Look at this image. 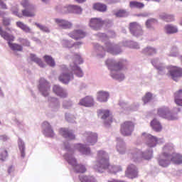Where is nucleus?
<instances>
[{
    "label": "nucleus",
    "mask_w": 182,
    "mask_h": 182,
    "mask_svg": "<svg viewBox=\"0 0 182 182\" xmlns=\"http://www.w3.org/2000/svg\"><path fill=\"white\" fill-rule=\"evenodd\" d=\"M79 105L85 107H92L95 105V101L92 97L87 96L80 101Z\"/></svg>",
    "instance_id": "nucleus-15"
},
{
    "label": "nucleus",
    "mask_w": 182,
    "mask_h": 182,
    "mask_svg": "<svg viewBox=\"0 0 182 182\" xmlns=\"http://www.w3.org/2000/svg\"><path fill=\"white\" fill-rule=\"evenodd\" d=\"M21 5L23 8H33L34 6L31 5V3H29L28 0H23L21 2Z\"/></svg>",
    "instance_id": "nucleus-44"
},
{
    "label": "nucleus",
    "mask_w": 182,
    "mask_h": 182,
    "mask_svg": "<svg viewBox=\"0 0 182 182\" xmlns=\"http://www.w3.org/2000/svg\"><path fill=\"white\" fill-rule=\"evenodd\" d=\"M159 23V21L156 18H150L146 21V27L148 29H154V26Z\"/></svg>",
    "instance_id": "nucleus-26"
},
{
    "label": "nucleus",
    "mask_w": 182,
    "mask_h": 182,
    "mask_svg": "<svg viewBox=\"0 0 182 182\" xmlns=\"http://www.w3.org/2000/svg\"><path fill=\"white\" fill-rule=\"evenodd\" d=\"M11 24V21L9 20V18H3V25H4V26H9V25Z\"/></svg>",
    "instance_id": "nucleus-49"
},
{
    "label": "nucleus",
    "mask_w": 182,
    "mask_h": 182,
    "mask_svg": "<svg viewBox=\"0 0 182 182\" xmlns=\"http://www.w3.org/2000/svg\"><path fill=\"white\" fill-rule=\"evenodd\" d=\"M127 173H129V177L130 178H134V177H137V169H136V167L134 165H131V166L128 167Z\"/></svg>",
    "instance_id": "nucleus-28"
},
{
    "label": "nucleus",
    "mask_w": 182,
    "mask_h": 182,
    "mask_svg": "<svg viewBox=\"0 0 182 182\" xmlns=\"http://www.w3.org/2000/svg\"><path fill=\"white\" fill-rule=\"evenodd\" d=\"M59 133L63 137H65V139H68V140H75V134H73L72 131H69V129L66 128H60Z\"/></svg>",
    "instance_id": "nucleus-12"
},
{
    "label": "nucleus",
    "mask_w": 182,
    "mask_h": 182,
    "mask_svg": "<svg viewBox=\"0 0 182 182\" xmlns=\"http://www.w3.org/2000/svg\"><path fill=\"white\" fill-rule=\"evenodd\" d=\"M14 171V167L10 166L8 169V173L9 174H11V173H12Z\"/></svg>",
    "instance_id": "nucleus-55"
},
{
    "label": "nucleus",
    "mask_w": 182,
    "mask_h": 182,
    "mask_svg": "<svg viewBox=\"0 0 182 182\" xmlns=\"http://www.w3.org/2000/svg\"><path fill=\"white\" fill-rule=\"evenodd\" d=\"M36 26H37V28H40V31H42L43 32H47L49 33V28H48V27L42 25V24H39L38 23H35Z\"/></svg>",
    "instance_id": "nucleus-43"
},
{
    "label": "nucleus",
    "mask_w": 182,
    "mask_h": 182,
    "mask_svg": "<svg viewBox=\"0 0 182 182\" xmlns=\"http://www.w3.org/2000/svg\"><path fill=\"white\" fill-rule=\"evenodd\" d=\"M179 1H182V0H179Z\"/></svg>",
    "instance_id": "nucleus-62"
},
{
    "label": "nucleus",
    "mask_w": 182,
    "mask_h": 182,
    "mask_svg": "<svg viewBox=\"0 0 182 182\" xmlns=\"http://www.w3.org/2000/svg\"><path fill=\"white\" fill-rule=\"evenodd\" d=\"M0 36L4 38L5 41H8V45L11 50H16L17 52H22L23 47L19 44L12 43L15 41V37L6 31L2 30V27L0 26Z\"/></svg>",
    "instance_id": "nucleus-2"
},
{
    "label": "nucleus",
    "mask_w": 182,
    "mask_h": 182,
    "mask_svg": "<svg viewBox=\"0 0 182 182\" xmlns=\"http://www.w3.org/2000/svg\"><path fill=\"white\" fill-rule=\"evenodd\" d=\"M53 91L54 93H55V95H57V96H59L60 97H66V96H68V93H66V92H65V90H63V89L58 85H54L53 87Z\"/></svg>",
    "instance_id": "nucleus-18"
},
{
    "label": "nucleus",
    "mask_w": 182,
    "mask_h": 182,
    "mask_svg": "<svg viewBox=\"0 0 182 182\" xmlns=\"http://www.w3.org/2000/svg\"><path fill=\"white\" fill-rule=\"evenodd\" d=\"M158 112H159V114L161 113L162 114H164V113L166 112V109H164L163 108H160Z\"/></svg>",
    "instance_id": "nucleus-54"
},
{
    "label": "nucleus",
    "mask_w": 182,
    "mask_h": 182,
    "mask_svg": "<svg viewBox=\"0 0 182 182\" xmlns=\"http://www.w3.org/2000/svg\"><path fill=\"white\" fill-rule=\"evenodd\" d=\"M72 107V102H65L63 103V107L64 109H69V107Z\"/></svg>",
    "instance_id": "nucleus-50"
},
{
    "label": "nucleus",
    "mask_w": 182,
    "mask_h": 182,
    "mask_svg": "<svg viewBox=\"0 0 182 182\" xmlns=\"http://www.w3.org/2000/svg\"><path fill=\"white\" fill-rule=\"evenodd\" d=\"M104 22L101 18H94L90 21V26L95 29V31H98L103 26Z\"/></svg>",
    "instance_id": "nucleus-13"
},
{
    "label": "nucleus",
    "mask_w": 182,
    "mask_h": 182,
    "mask_svg": "<svg viewBox=\"0 0 182 182\" xmlns=\"http://www.w3.org/2000/svg\"><path fill=\"white\" fill-rule=\"evenodd\" d=\"M55 22L61 29H70L73 26L72 23L66 20L56 18Z\"/></svg>",
    "instance_id": "nucleus-14"
},
{
    "label": "nucleus",
    "mask_w": 182,
    "mask_h": 182,
    "mask_svg": "<svg viewBox=\"0 0 182 182\" xmlns=\"http://www.w3.org/2000/svg\"><path fill=\"white\" fill-rule=\"evenodd\" d=\"M111 76L113 79H117V80H123V79H124V75L123 74L119 75L112 73Z\"/></svg>",
    "instance_id": "nucleus-45"
},
{
    "label": "nucleus",
    "mask_w": 182,
    "mask_h": 182,
    "mask_svg": "<svg viewBox=\"0 0 182 182\" xmlns=\"http://www.w3.org/2000/svg\"><path fill=\"white\" fill-rule=\"evenodd\" d=\"M80 181L81 182H96V179L93 176H80Z\"/></svg>",
    "instance_id": "nucleus-35"
},
{
    "label": "nucleus",
    "mask_w": 182,
    "mask_h": 182,
    "mask_svg": "<svg viewBox=\"0 0 182 182\" xmlns=\"http://www.w3.org/2000/svg\"><path fill=\"white\" fill-rule=\"evenodd\" d=\"M108 182H119V181L113 179L112 181H109Z\"/></svg>",
    "instance_id": "nucleus-59"
},
{
    "label": "nucleus",
    "mask_w": 182,
    "mask_h": 182,
    "mask_svg": "<svg viewBox=\"0 0 182 182\" xmlns=\"http://www.w3.org/2000/svg\"><path fill=\"white\" fill-rule=\"evenodd\" d=\"M127 11L124 9H119L115 13L117 18H124V16H127Z\"/></svg>",
    "instance_id": "nucleus-37"
},
{
    "label": "nucleus",
    "mask_w": 182,
    "mask_h": 182,
    "mask_svg": "<svg viewBox=\"0 0 182 182\" xmlns=\"http://www.w3.org/2000/svg\"><path fill=\"white\" fill-rule=\"evenodd\" d=\"M175 103L178 106H182V90H179L174 94Z\"/></svg>",
    "instance_id": "nucleus-24"
},
{
    "label": "nucleus",
    "mask_w": 182,
    "mask_h": 182,
    "mask_svg": "<svg viewBox=\"0 0 182 182\" xmlns=\"http://www.w3.org/2000/svg\"><path fill=\"white\" fill-rule=\"evenodd\" d=\"M169 75L173 80L177 82L178 77H182V68L179 67H172L169 70Z\"/></svg>",
    "instance_id": "nucleus-10"
},
{
    "label": "nucleus",
    "mask_w": 182,
    "mask_h": 182,
    "mask_svg": "<svg viewBox=\"0 0 182 182\" xmlns=\"http://www.w3.org/2000/svg\"><path fill=\"white\" fill-rule=\"evenodd\" d=\"M129 31L134 36H140V35H143L141 26L136 22L131 23L129 24Z\"/></svg>",
    "instance_id": "nucleus-9"
},
{
    "label": "nucleus",
    "mask_w": 182,
    "mask_h": 182,
    "mask_svg": "<svg viewBox=\"0 0 182 182\" xmlns=\"http://www.w3.org/2000/svg\"><path fill=\"white\" fill-rule=\"evenodd\" d=\"M104 50H107V52H109V53H112V55H117L116 52H114V47L110 42L107 41L105 43V46L103 48Z\"/></svg>",
    "instance_id": "nucleus-29"
},
{
    "label": "nucleus",
    "mask_w": 182,
    "mask_h": 182,
    "mask_svg": "<svg viewBox=\"0 0 182 182\" xmlns=\"http://www.w3.org/2000/svg\"><path fill=\"white\" fill-rule=\"evenodd\" d=\"M75 149L78 150V151H80V153H82V154H89V153H90V149L85 147V146L82 144H76Z\"/></svg>",
    "instance_id": "nucleus-23"
},
{
    "label": "nucleus",
    "mask_w": 182,
    "mask_h": 182,
    "mask_svg": "<svg viewBox=\"0 0 182 182\" xmlns=\"http://www.w3.org/2000/svg\"><path fill=\"white\" fill-rule=\"evenodd\" d=\"M72 79H73V74H69L68 73H66V71H64L58 77V80L65 85H68Z\"/></svg>",
    "instance_id": "nucleus-11"
},
{
    "label": "nucleus",
    "mask_w": 182,
    "mask_h": 182,
    "mask_svg": "<svg viewBox=\"0 0 182 182\" xmlns=\"http://www.w3.org/2000/svg\"><path fill=\"white\" fill-rule=\"evenodd\" d=\"M43 59L47 65H48L51 68H55L56 65L55 63V60L50 55H45L43 57Z\"/></svg>",
    "instance_id": "nucleus-32"
},
{
    "label": "nucleus",
    "mask_w": 182,
    "mask_h": 182,
    "mask_svg": "<svg viewBox=\"0 0 182 182\" xmlns=\"http://www.w3.org/2000/svg\"><path fill=\"white\" fill-rule=\"evenodd\" d=\"M0 6H1L2 9H6V4L2 1V0H0Z\"/></svg>",
    "instance_id": "nucleus-53"
},
{
    "label": "nucleus",
    "mask_w": 182,
    "mask_h": 182,
    "mask_svg": "<svg viewBox=\"0 0 182 182\" xmlns=\"http://www.w3.org/2000/svg\"><path fill=\"white\" fill-rule=\"evenodd\" d=\"M38 89L40 92L42 93L43 96L46 97V96H49V90H50V85L48 81L41 79L40 80V84L38 86Z\"/></svg>",
    "instance_id": "nucleus-7"
},
{
    "label": "nucleus",
    "mask_w": 182,
    "mask_h": 182,
    "mask_svg": "<svg viewBox=\"0 0 182 182\" xmlns=\"http://www.w3.org/2000/svg\"><path fill=\"white\" fill-rule=\"evenodd\" d=\"M94 11H97L98 12H106L107 11V6L102 3H95L92 6Z\"/></svg>",
    "instance_id": "nucleus-20"
},
{
    "label": "nucleus",
    "mask_w": 182,
    "mask_h": 182,
    "mask_svg": "<svg viewBox=\"0 0 182 182\" xmlns=\"http://www.w3.org/2000/svg\"><path fill=\"white\" fill-rule=\"evenodd\" d=\"M173 151L174 148L173 147V145H165L164 147L163 148V157H170V155L171 154V153H173Z\"/></svg>",
    "instance_id": "nucleus-19"
},
{
    "label": "nucleus",
    "mask_w": 182,
    "mask_h": 182,
    "mask_svg": "<svg viewBox=\"0 0 182 182\" xmlns=\"http://www.w3.org/2000/svg\"><path fill=\"white\" fill-rule=\"evenodd\" d=\"M171 161H173L174 164H182V154H173Z\"/></svg>",
    "instance_id": "nucleus-27"
},
{
    "label": "nucleus",
    "mask_w": 182,
    "mask_h": 182,
    "mask_svg": "<svg viewBox=\"0 0 182 182\" xmlns=\"http://www.w3.org/2000/svg\"><path fill=\"white\" fill-rule=\"evenodd\" d=\"M142 157H144V159H147V157L144 156V155H142Z\"/></svg>",
    "instance_id": "nucleus-61"
},
{
    "label": "nucleus",
    "mask_w": 182,
    "mask_h": 182,
    "mask_svg": "<svg viewBox=\"0 0 182 182\" xmlns=\"http://www.w3.org/2000/svg\"><path fill=\"white\" fill-rule=\"evenodd\" d=\"M98 114H110L109 109H99L97 112Z\"/></svg>",
    "instance_id": "nucleus-48"
},
{
    "label": "nucleus",
    "mask_w": 182,
    "mask_h": 182,
    "mask_svg": "<svg viewBox=\"0 0 182 182\" xmlns=\"http://www.w3.org/2000/svg\"><path fill=\"white\" fill-rule=\"evenodd\" d=\"M165 29L167 33H176L178 31L177 28L171 25L166 26Z\"/></svg>",
    "instance_id": "nucleus-38"
},
{
    "label": "nucleus",
    "mask_w": 182,
    "mask_h": 182,
    "mask_svg": "<svg viewBox=\"0 0 182 182\" xmlns=\"http://www.w3.org/2000/svg\"><path fill=\"white\" fill-rule=\"evenodd\" d=\"M151 127L154 130L155 132H161L163 130V127L161 126V124H160V122L157 120L156 119H154L151 123Z\"/></svg>",
    "instance_id": "nucleus-21"
},
{
    "label": "nucleus",
    "mask_w": 182,
    "mask_h": 182,
    "mask_svg": "<svg viewBox=\"0 0 182 182\" xmlns=\"http://www.w3.org/2000/svg\"><path fill=\"white\" fill-rule=\"evenodd\" d=\"M89 146H93L97 141V134L90 133L87 138Z\"/></svg>",
    "instance_id": "nucleus-25"
},
{
    "label": "nucleus",
    "mask_w": 182,
    "mask_h": 182,
    "mask_svg": "<svg viewBox=\"0 0 182 182\" xmlns=\"http://www.w3.org/2000/svg\"><path fill=\"white\" fill-rule=\"evenodd\" d=\"M82 63H83V60L82 59V57H80V55L75 54L73 57V63L70 66L77 77H83V71L80 67L77 66V65H82Z\"/></svg>",
    "instance_id": "nucleus-3"
},
{
    "label": "nucleus",
    "mask_w": 182,
    "mask_h": 182,
    "mask_svg": "<svg viewBox=\"0 0 182 182\" xmlns=\"http://www.w3.org/2000/svg\"><path fill=\"white\" fill-rule=\"evenodd\" d=\"M43 2H47L48 0H41Z\"/></svg>",
    "instance_id": "nucleus-60"
},
{
    "label": "nucleus",
    "mask_w": 182,
    "mask_h": 182,
    "mask_svg": "<svg viewBox=\"0 0 182 182\" xmlns=\"http://www.w3.org/2000/svg\"><path fill=\"white\" fill-rule=\"evenodd\" d=\"M43 127L45 129V133L48 137H53L55 133L53 129L50 127V124L48 122H44L43 123Z\"/></svg>",
    "instance_id": "nucleus-17"
},
{
    "label": "nucleus",
    "mask_w": 182,
    "mask_h": 182,
    "mask_svg": "<svg viewBox=\"0 0 182 182\" xmlns=\"http://www.w3.org/2000/svg\"><path fill=\"white\" fill-rule=\"evenodd\" d=\"M73 9H75L77 11V14H81L82 12V8H80L78 6H73Z\"/></svg>",
    "instance_id": "nucleus-51"
},
{
    "label": "nucleus",
    "mask_w": 182,
    "mask_h": 182,
    "mask_svg": "<svg viewBox=\"0 0 182 182\" xmlns=\"http://www.w3.org/2000/svg\"><path fill=\"white\" fill-rule=\"evenodd\" d=\"M16 25H17L18 28H20V29H22V31L26 32V33H31V28H29L28 26H26L22 21H17Z\"/></svg>",
    "instance_id": "nucleus-31"
},
{
    "label": "nucleus",
    "mask_w": 182,
    "mask_h": 182,
    "mask_svg": "<svg viewBox=\"0 0 182 182\" xmlns=\"http://www.w3.org/2000/svg\"><path fill=\"white\" fill-rule=\"evenodd\" d=\"M151 97H153V95H151V93L150 92L146 93L145 96L142 98L144 105H146V103H149V102L151 100Z\"/></svg>",
    "instance_id": "nucleus-42"
},
{
    "label": "nucleus",
    "mask_w": 182,
    "mask_h": 182,
    "mask_svg": "<svg viewBox=\"0 0 182 182\" xmlns=\"http://www.w3.org/2000/svg\"><path fill=\"white\" fill-rule=\"evenodd\" d=\"M157 141H159V140L156 136H150L148 146H149V147H154L157 144Z\"/></svg>",
    "instance_id": "nucleus-36"
},
{
    "label": "nucleus",
    "mask_w": 182,
    "mask_h": 182,
    "mask_svg": "<svg viewBox=\"0 0 182 182\" xmlns=\"http://www.w3.org/2000/svg\"><path fill=\"white\" fill-rule=\"evenodd\" d=\"M133 130H134V124L130 121H127L121 125V133L123 136H130Z\"/></svg>",
    "instance_id": "nucleus-4"
},
{
    "label": "nucleus",
    "mask_w": 182,
    "mask_h": 182,
    "mask_svg": "<svg viewBox=\"0 0 182 182\" xmlns=\"http://www.w3.org/2000/svg\"><path fill=\"white\" fill-rule=\"evenodd\" d=\"M106 117H109V115H103L102 117V119H106Z\"/></svg>",
    "instance_id": "nucleus-58"
},
{
    "label": "nucleus",
    "mask_w": 182,
    "mask_h": 182,
    "mask_svg": "<svg viewBox=\"0 0 182 182\" xmlns=\"http://www.w3.org/2000/svg\"><path fill=\"white\" fill-rule=\"evenodd\" d=\"M67 161L74 167L75 173H86V167L83 165L77 164L76 159L70 156L67 159Z\"/></svg>",
    "instance_id": "nucleus-6"
},
{
    "label": "nucleus",
    "mask_w": 182,
    "mask_h": 182,
    "mask_svg": "<svg viewBox=\"0 0 182 182\" xmlns=\"http://www.w3.org/2000/svg\"><path fill=\"white\" fill-rule=\"evenodd\" d=\"M31 60L33 62H35L36 63H37V65H38L40 68H45V63H43V62L41 58H38V57H36L35 54H31Z\"/></svg>",
    "instance_id": "nucleus-30"
},
{
    "label": "nucleus",
    "mask_w": 182,
    "mask_h": 182,
    "mask_svg": "<svg viewBox=\"0 0 182 182\" xmlns=\"http://www.w3.org/2000/svg\"><path fill=\"white\" fill-rule=\"evenodd\" d=\"M18 147L21 151V157H25V144L22 141L18 142Z\"/></svg>",
    "instance_id": "nucleus-41"
},
{
    "label": "nucleus",
    "mask_w": 182,
    "mask_h": 182,
    "mask_svg": "<svg viewBox=\"0 0 182 182\" xmlns=\"http://www.w3.org/2000/svg\"><path fill=\"white\" fill-rule=\"evenodd\" d=\"M78 4H83V2H86V0H75Z\"/></svg>",
    "instance_id": "nucleus-57"
},
{
    "label": "nucleus",
    "mask_w": 182,
    "mask_h": 182,
    "mask_svg": "<svg viewBox=\"0 0 182 182\" xmlns=\"http://www.w3.org/2000/svg\"><path fill=\"white\" fill-rule=\"evenodd\" d=\"M14 15L18 18H33L36 15L35 13V7H30V9H24L21 11V13L18 11H14Z\"/></svg>",
    "instance_id": "nucleus-5"
},
{
    "label": "nucleus",
    "mask_w": 182,
    "mask_h": 182,
    "mask_svg": "<svg viewBox=\"0 0 182 182\" xmlns=\"http://www.w3.org/2000/svg\"><path fill=\"white\" fill-rule=\"evenodd\" d=\"M8 136H6V135H1L0 136V141H7V140H8Z\"/></svg>",
    "instance_id": "nucleus-52"
},
{
    "label": "nucleus",
    "mask_w": 182,
    "mask_h": 182,
    "mask_svg": "<svg viewBox=\"0 0 182 182\" xmlns=\"http://www.w3.org/2000/svg\"><path fill=\"white\" fill-rule=\"evenodd\" d=\"M161 18L166 22H173V21H174V17L171 15H167V14L161 15Z\"/></svg>",
    "instance_id": "nucleus-39"
},
{
    "label": "nucleus",
    "mask_w": 182,
    "mask_h": 182,
    "mask_svg": "<svg viewBox=\"0 0 182 182\" xmlns=\"http://www.w3.org/2000/svg\"><path fill=\"white\" fill-rule=\"evenodd\" d=\"M168 120H174L172 114L168 115Z\"/></svg>",
    "instance_id": "nucleus-56"
},
{
    "label": "nucleus",
    "mask_w": 182,
    "mask_h": 182,
    "mask_svg": "<svg viewBox=\"0 0 182 182\" xmlns=\"http://www.w3.org/2000/svg\"><path fill=\"white\" fill-rule=\"evenodd\" d=\"M0 157L1 160H2V161H4L5 159L8 157V151L4 150V151H2L0 154Z\"/></svg>",
    "instance_id": "nucleus-47"
},
{
    "label": "nucleus",
    "mask_w": 182,
    "mask_h": 182,
    "mask_svg": "<svg viewBox=\"0 0 182 182\" xmlns=\"http://www.w3.org/2000/svg\"><path fill=\"white\" fill-rule=\"evenodd\" d=\"M144 53L145 55H155V53H156V51L154 48H150V47H147L144 50H143Z\"/></svg>",
    "instance_id": "nucleus-40"
},
{
    "label": "nucleus",
    "mask_w": 182,
    "mask_h": 182,
    "mask_svg": "<svg viewBox=\"0 0 182 182\" xmlns=\"http://www.w3.org/2000/svg\"><path fill=\"white\" fill-rule=\"evenodd\" d=\"M69 35L70 38L77 41V39H82L85 38V36H86V33L83 31V30H75L73 33H70Z\"/></svg>",
    "instance_id": "nucleus-16"
},
{
    "label": "nucleus",
    "mask_w": 182,
    "mask_h": 182,
    "mask_svg": "<svg viewBox=\"0 0 182 182\" xmlns=\"http://www.w3.org/2000/svg\"><path fill=\"white\" fill-rule=\"evenodd\" d=\"M19 42L22 43L23 46H31V43L27 39L20 38Z\"/></svg>",
    "instance_id": "nucleus-46"
},
{
    "label": "nucleus",
    "mask_w": 182,
    "mask_h": 182,
    "mask_svg": "<svg viewBox=\"0 0 182 182\" xmlns=\"http://www.w3.org/2000/svg\"><path fill=\"white\" fill-rule=\"evenodd\" d=\"M159 163L162 167H167L170 164V157H164L162 156L161 159L159 160Z\"/></svg>",
    "instance_id": "nucleus-34"
},
{
    "label": "nucleus",
    "mask_w": 182,
    "mask_h": 182,
    "mask_svg": "<svg viewBox=\"0 0 182 182\" xmlns=\"http://www.w3.org/2000/svg\"><path fill=\"white\" fill-rule=\"evenodd\" d=\"M98 157L100 159L95 168L97 169L99 173H103V171L102 170H106V168H109V171L113 174L122 171V168H120V166H110L109 164V156L105 151H100L98 152Z\"/></svg>",
    "instance_id": "nucleus-1"
},
{
    "label": "nucleus",
    "mask_w": 182,
    "mask_h": 182,
    "mask_svg": "<svg viewBox=\"0 0 182 182\" xmlns=\"http://www.w3.org/2000/svg\"><path fill=\"white\" fill-rule=\"evenodd\" d=\"M130 8H137L138 9H141V8H144V4L136 1H132L129 2Z\"/></svg>",
    "instance_id": "nucleus-33"
},
{
    "label": "nucleus",
    "mask_w": 182,
    "mask_h": 182,
    "mask_svg": "<svg viewBox=\"0 0 182 182\" xmlns=\"http://www.w3.org/2000/svg\"><path fill=\"white\" fill-rule=\"evenodd\" d=\"M106 65H107L108 69L112 72H119V70L123 69V63L122 62L114 63L113 60H107L106 61Z\"/></svg>",
    "instance_id": "nucleus-8"
},
{
    "label": "nucleus",
    "mask_w": 182,
    "mask_h": 182,
    "mask_svg": "<svg viewBox=\"0 0 182 182\" xmlns=\"http://www.w3.org/2000/svg\"><path fill=\"white\" fill-rule=\"evenodd\" d=\"M97 100L99 102H107V99H109V92L105 91H99L97 93Z\"/></svg>",
    "instance_id": "nucleus-22"
}]
</instances>
